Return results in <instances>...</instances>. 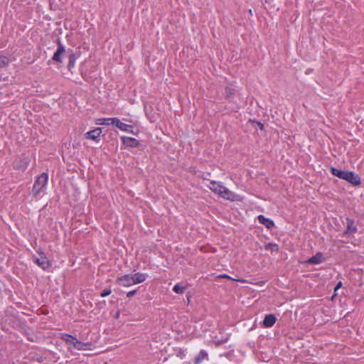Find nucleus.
Instances as JSON below:
<instances>
[{"label": "nucleus", "mask_w": 364, "mask_h": 364, "mask_svg": "<svg viewBox=\"0 0 364 364\" xmlns=\"http://www.w3.org/2000/svg\"><path fill=\"white\" fill-rule=\"evenodd\" d=\"M33 262L43 269H46L50 267V262L43 253H39L38 256L33 257Z\"/></svg>", "instance_id": "obj_4"}, {"label": "nucleus", "mask_w": 364, "mask_h": 364, "mask_svg": "<svg viewBox=\"0 0 364 364\" xmlns=\"http://www.w3.org/2000/svg\"><path fill=\"white\" fill-rule=\"evenodd\" d=\"M112 118H107V119L100 118V119H97L96 120V124H98V125H109V124H112Z\"/></svg>", "instance_id": "obj_18"}, {"label": "nucleus", "mask_w": 364, "mask_h": 364, "mask_svg": "<svg viewBox=\"0 0 364 364\" xmlns=\"http://www.w3.org/2000/svg\"><path fill=\"white\" fill-rule=\"evenodd\" d=\"M258 220L269 229L272 228L274 225V223L272 220L267 218L262 215L258 216Z\"/></svg>", "instance_id": "obj_12"}, {"label": "nucleus", "mask_w": 364, "mask_h": 364, "mask_svg": "<svg viewBox=\"0 0 364 364\" xmlns=\"http://www.w3.org/2000/svg\"><path fill=\"white\" fill-rule=\"evenodd\" d=\"M90 345L88 343H84L77 340V343L75 345L74 348L80 350H87Z\"/></svg>", "instance_id": "obj_17"}, {"label": "nucleus", "mask_w": 364, "mask_h": 364, "mask_svg": "<svg viewBox=\"0 0 364 364\" xmlns=\"http://www.w3.org/2000/svg\"><path fill=\"white\" fill-rule=\"evenodd\" d=\"M226 94H227V95L228 97L232 94V92H230V88H227L226 89Z\"/></svg>", "instance_id": "obj_27"}, {"label": "nucleus", "mask_w": 364, "mask_h": 364, "mask_svg": "<svg viewBox=\"0 0 364 364\" xmlns=\"http://www.w3.org/2000/svg\"><path fill=\"white\" fill-rule=\"evenodd\" d=\"M236 281H240V282H245L244 279H235Z\"/></svg>", "instance_id": "obj_30"}, {"label": "nucleus", "mask_w": 364, "mask_h": 364, "mask_svg": "<svg viewBox=\"0 0 364 364\" xmlns=\"http://www.w3.org/2000/svg\"><path fill=\"white\" fill-rule=\"evenodd\" d=\"M345 171H341L336 168H331V173L334 176L338 177L339 178H341L343 177V173Z\"/></svg>", "instance_id": "obj_19"}, {"label": "nucleus", "mask_w": 364, "mask_h": 364, "mask_svg": "<svg viewBox=\"0 0 364 364\" xmlns=\"http://www.w3.org/2000/svg\"><path fill=\"white\" fill-rule=\"evenodd\" d=\"M208 358V353L202 350L194 359V364H200L203 360Z\"/></svg>", "instance_id": "obj_13"}, {"label": "nucleus", "mask_w": 364, "mask_h": 364, "mask_svg": "<svg viewBox=\"0 0 364 364\" xmlns=\"http://www.w3.org/2000/svg\"><path fill=\"white\" fill-rule=\"evenodd\" d=\"M258 125H259V127H260V129H263V125L261 124V123H258Z\"/></svg>", "instance_id": "obj_28"}, {"label": "nucleus", "mask_w": 364, "mask_h": 364, "mask_svg": "<svg viewBox=\"0 0 364 364\" xmlns=\"http://www.w3.org/2000/svg\"><path fill=\"white\" fill-rule=\"evenodd\" d=\"M342 287V282H339L334 289V292H336Z\"/></svg>", "instance_id": "obj_26"}, {"label": "nucleus", "mask_w": 364, "mask_h": 364, "mask_svg": "<svg viewBox=\"0 0 364 364\" xmlns=\"http://www.w3.org/2000/svg\"><path fill=\"white\" fill-rule=\"evenodd\" d=\"M63 339L66 342L70 347H74L77 343V339L70 335H65Z\"/></svg>", "instance_id": "obj_14"}, {"label": "nucleus", "mask_w": 364, "mask_h": 364, "mask_svg": "<svg viewBox=\"0 0 364 364\" xmlns=\"http://www.w3.org/2000/svg\"><path fill=\"white\" fill-rule=\"evenodd\" d=\"M63 339L66 342L70 347H74L77 343V339L70 335H65Z\"/></svg>", "instance_id": "obj_15"}, {"label": "nucleus", "mask_w": 364, "mask_h": 364, "mask_svg": "<svg viewBox=\"0 0 364 364\" xmlns=\"http://www.w3.org/2000/svg\"><path fill=\"white\" fill-rule=\"evenodd\" d=\"M28 163H29V159H28V158H25V159H24L23 164H22V165H18V164H16V167H17L18 168H19V169H23H23L26 168V167H27V166H28Z\"/></svg>", "instance_id": "obj_21"}, {"label": "nucleus", "mask_w": 364, "mask_h": 364, "mask_svg": "<svg viewBox=\"0 0 364 364\" xmlns=\"http://www.w3.org/2000/svg\"><path fill=\"white\" fill-rule=\"evenodd\" d=\"M322 262V255L321 253H317L316 255L308 259L307 262L310 264H319Z\"/></svg>", "instance_id": "obj_16"}, {"label": "nucleus", "mask_w": 364, "mask_h": 364, "mask_svg": "<svg viewBox=\"0 0 364 364\" xmlns=\"http://www.w3.org/2000/svg\"><path fill=\"white\" fill-rule=\"evenodd\" d=\"M122 140L123 141V144L127 146L136 147L139 145V141L136 139L132 137L122 136Z\"/></svg>", "instance_id": "obj_9"}, {"label": "nucleus", "mask_w": 364, "mask_h": 364, "mask_svg": "<svg viewBox=\"0 0 364 364\" xmlns=\"http://www.w3.org/2000/svg\"><path fill=\"white\" fill-rule=\"evenodd\" d=\"M208 187L213 193L218 194L224 199L230 201H241L242 200V197L241 196L233 193L224 186L220 182L214 181H210Z\"/></svg>", "instance_id": "obj_1"}, {"label": "nucleus", "mask_w": 364, "mask_h": 364, "mask_svg": "<svg viewBox=\"0 0 364 364\" xmlns=\"http://www.w3.org/2000/svg\"><path fill=\"white\" fill-rule=\"evenodd\" d=\"M65 52L64 46L59 43L58 48L53 56V60L57 62H62V56L65 54Z\"/></svg>", "instance_id": "obj_8"}, {"label": "nucleus", "mask_w": 364, "mask_h": 364, "mask_svg": "<svg viewBox=\"0 0 364 364\" xmlns=\"http://www.w3.org/2000/svg\"><path fill=\"white\" fill-rule=\"evenodd\" d=\"M102 129L100 128H96L92 131L86 132L84 136L85 139L96 141L100 137Z\"/></svg>", "instance_id": "obj_7"}, {"label": "nucleus", "mask_w": 364, "mask_h": 364, "mask_svg": "<svg viewBox=\"0 0 364 364\" xmlns=\"http://www.w3.org/2000/svg\"><path fill=\"white\" fill-rule=\"evenodd\" d=\"M136 290L130 291L127 294V296L131 297V296H134L136 294Z\"/></svg>", "instance_id": "obj_25"}, {"label": "nucleus", "mask_w": 364, "mask_h": 364, "mask_svg": "<svg viewBox=\"0 0 364 364\" xmlns=\"http://www.w3.org/2000/svg\"><path fill=\"white\" fill-rule=\"evenodd\" d=\"M112 124L117 127L122 131L134 134V132L132 131V127L131 125L122 122L117 118H112Z\"/></svg>", "instance_id": "obj_6"}, {"label": "nucleus", "mask_w": 364, "mask_h": 364, "mask_svg": "<svg viewBox=\"0 0 364 364\" xmlns=\"http://www.w3.org/2000/svg\"><path fill=\"white\" fill-rule=\"evenodd\" d=\"M276 320L277 318L274 315L269 314L265 316L263 321V325L267 328L272 327L275 323Z\"/></svg>", "instance_id": "obj_10"}, {"label": "nucleus", "mask_w": 364, "mask_h": 364, "mask_svg": "<svg viewBox=\"0 0 364 364\" xmlns=\"http://www.w3.org/2000/svg\"><path fill=\"white\" fill-rule=\"evenodd\" d=\"M111 293H112V291L110 289L105 290L104 291H102L101 293V296L105 297V296L109 295Z\"/></svg>", "instance_id": "obj_24"}, {"label": "nucleus", "mask_w": 364, "mask_h": 364, "mask_svg": "<svg viewBox=\"0 0 364 364\" xmlns=\"http://www.w3.org/2000/svg\"><path fill=\"white\" fill-rule=\"evenodd\" d=\"M48 180V175L46 173H43L40 176H38L33 188V192L35 195L38 194L43 190L47 184Z\"/></svg>", "instance_id": "obj_3"}, {"label": "nucleus", "mask_w": 364, "mask_h": 364, "mask_svg": "<svg viewBox=\"0 0 364 364\" xmlns=\"http://www.w3.org/2000/svg\"><path fill=\"white\" fill-rule=\"evenodd\" d=\"M74 64H75V58L73 55H70L68 68H70L71 67H73Z\"/></svg>", "instance_id": "obj_23"}, {"label": "nucleus", "mask_w": 364, "mask_h": 364, "mask_svg": "<svg viewBox=\"0 0 364 364\" xmlns=\"http://www.w3.org/2000/svg\"><path fill=\"white\" fill-rule=\"evenodd\" d=\"M342 179L347 181L353 185H359L360 183V179L358 175L352 171H345Z\"/></svg>", "instance_id": "obj_5"}, {"label": "nucleus", "mask_w": 364, "mask_h": 364, "mask_svg": "<svg viewBox=\"0 0 364 364\" xmlns=\"http://www.w3.org/2000/svg\"><path fill=\"white\" fill-rule=\"evenodd\" d=\"M222 277H224V278H229V277H228V275H226V274L223 275V276H222Z\"/></svg>", "instance_id": "obj_29"}, {"label": "nucleus", "mask_w": 364, "mask_h": 364, "mask_svg": "<svg viewBox=\"0 0 364 364\" xmlns=\"http://www.w3.org/2000/svg\"><path fill=\"white\" fill-rule=\"evenodd\" d=\"M146 279V274L138 272L134 274H125L118 277L116 282L120 286L129 287L134 284L141 283L144 282Z\"/></svg>", "instance_id": "obj_2"}, {"label": "nucleus", "mask_w": 364, "mask_h": 364, "mask_svg": "<svg viewBox=\"0 0 364 364\" xmlns=\"http://www.w3.org/2000/svg\"><path fill=\"white\" fill-rule=\"evenodd\" d=\"M357 231V228L354 225L353 220L347 219V228L344 232V235H351Z\"/></svg>", "instance_id": "obj_11"}, {"label": "nucleus", "mask_w": 364, "mask_h": 364, "mask_svg": "<svg viewBox=\"0 0 364 364\" xmlns=\"http://www.w3.org/2000/svg\"><path fill=\"white\" fill-rule=\"evenodd\" d=\"M185 288L179 284H176L173 287V291L177 294H183Z\"/></svg>", "instance_id": "obj_20"}, {"label": "nucleus", "mask_w": 364, "mask_h": 364, "mask_svg": "<svg viewBox=\"0 0 364 364\" xmlns=\"http://www.w3.org/2000/svg\"><path fill=\"white\" fill-rule=\"evenodd\" d=\"M265 249L268 250H277L278 247L276 244L269 243L265 246Z\"/></svg>", "instance_id": "obj_22"}]
</instances>
